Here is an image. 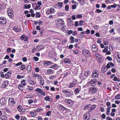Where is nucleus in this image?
Here are the masks:
<instances>
[{"instance_id": "f257e3e1", "label": "nucleus", "mask_w": 120, "mask_h": 120, "mask_svg": "<svg viewBox=\"0 0 120 120\" xmlns=\"http://www.w3.org/2000/svg\"><path fill=\"white\" fill-rule=\"evenodd\" d=\"M64 21L61 20H59L56 21V23L57 26L60 28L61 29L64 26Z\"/></svg>"}, {"instance_id": "f03ea898", "label": "nucleus", "mask_w": 120, "mask_h": 120, "mask_svg": "<svg viewBox=\"0 0 120 120\" xmlns=\"http://www.w3.org/2000/svg\"><path fill=\"white\" fill-rule=\"evenodd\" d=\"M82 53L86 57H91V54L88 50L85 49H83L82 51Z\"/></svg>"}, {"instance_id": "7ed1b4c3", "label": "nucleus", "mask_w": 120, "mask_h": 120, "mask_svg": "<svg viewBox=\"0 0 120 120\" xmlns=\"http://www.w3.org/2000/svg\"><path fill=\"white\" fill-rule=\"evenodd\" d=\"M97 81L96 79H92L88 83V85L90 86H95L97 83Z\"/></svg>"}, {"instance_id": "20e7f679", "label": "nucleus", "mask_w": 120, "mask_h": 120, "mask_svg": "<svg viewBox=\"0 0 120 120\" xmlns=\"http://www.w3.org/2000/svg\"><path fill=\"white\" fill-rule=\"evenodd\" d=\"M98 91V89L97 88L94 87L90 88L89 92L90 93L94 94L97 93Z\"/></svg>"}, {"instance_id": "39448f33", "label": "nucleus", "mask_w": 120, "mask_h": 120, "mask_svg": "<svg viewBox=\"0 0 120 120\" xmlns=\"http://www.w3.org/2000/svg\"><path fill=\"white\" fill-rule=\"evenodd\" d=\"M63 94H66L68 97H71L73 94V93L72 91H69L66 90H63L62 91Z\"/></svg>"}, {"instance_id": "423d86ee", "label": "nucleus", "mask_w": 120, "mask_h": 120, "mask_svg": "<svg viewBox=\"0 0 120 120\" xmlns=\"http://www.w3.org/2000/svg\"><path fill=\"white\" fill-rule=\"evenodd\" d=\"M8 15L10 18H12L14 16L13 13V11L11 8H9L8 10Z\"/></svg>"}, {"instance_id": "0eeeda50", "label": "nucleus", "mask_w": 120, "mask_h": 120, "mask_svg": "<svg viewBox=\"0 0 120 120\" xmlns=\"http://www.w3.org/2000/svg\"><path fill=\"white\" fill-rule=\"evenodd\" d=\"M35 91L38 92L39 93H41V94L43 96H45V93L42 89L40 88H37L35 90Z\"/></svg>"}, {"instance_id": "6e6552de", "label": "nucleus", "mask_w": 120, "mask_h": 120, "mask_svg": "<svg viewBox=\"0 0 120 120\" xmlns=\"http://www.w3.org/2000/svg\"><path fill=\"white\" fill-rule=\"evenodd\" d=\"M6 22V19L4 17H0V23L2 24H5Z\"/></svg>"}, {"instance_id": "1a4fd4ad", "label": "nucleus", "mask_w": 120, "mask_h": 120, "mask_svg": "<svg viewBox=\"0 0 120 120\" xmlns=\"http://www.w3.org/2000/svg\"><path fill=\"white\" fill-rule=\"evenodd\" d=\"M91 49L93 52H95L97 51L98 48L95 45H93L91 48Z\"/></svg>"}, {"instance_id": "9d476101", "label": "nucleus", "mask_w": 120, "mask_h": 120, "mask_svg": "<svg viewBox=\"0 0 120 120\" xmlns=\"http://www.w3.org/2000/svg\"><path fill=\"white\" fill-rule=\"evenodd\" d=\"M8 102L9 105H10V104L12 106L14 105V104H15L14 99L11 98H9L8 100Z\"/></svg>"}, {"instance_id": "9b49d317", "label": "nucleus", "mask_w": 120, "mask_h": 120, "mask_svg": "<svg viewBox=\"0 0 120 120\" xmlns=\"http://www.w3.org/2000/svg\"><path fill=\"white\" fill-rule=\"evenodd\" d=\"M32 6L33 8H35L34 9L35 10L40 9V6L37 5V4L36 3H34L32 4Z\"/></svg>"}, {"instance_id": "f8f14e48", "label": "nucleus", "mask_w": 120, "mask_h": 120, "mask_svg": "<svg viewBox=\"0 0 120 120\" xmlns=\"http://www.w3.org/2000/svg\"><path fill=\"white\" fill-rule=\"evenodd\" d=\"M52 63L51 62L47 61H44L43 63V65L46 66H47L48 65H50L51 64H52Z\"/></svg>"}, {"instance_id": "ddd939ff", "label": "nucleus", "mask_w": 120, "mask_h": 120, "mask_svg": "<svg viewBox=\"0 0 120 120\" xmlns=\"http://www.w3.org/2000/svg\"><path fill=\"white\" fill-rule=\"evenodd\" d=\"M90 114L87 113L84 115V119L85 120H88L90 118Z\"/></svg>"}, {"instance_id": "4468645a", "label": "nucleus", "mask_w": 120, "mask_h": 120, "mask_svg": "<svg viewBox=\"0 0 120 120\" xmlns=\"http://www.w3.org/2000/svg\"><path fill=\"white\" fill-rule=\"evenodd\" d=\"M54 11V8H51L49 10L46 12V13L47 14H50L53 13Z\"/></svg>"}, {"instance_id": "2eb2a0df", "label": "nucleus", "mask_w": 120, "mask_h": 120, "mask_svg": "<svg viewBox=\"0 0 120 120\" xmlns=\"http://www.w3.org/2000/svg\"><path fill=\"white\" fill-rule=\"evenodd\" d=\"M8 81H5L2 85V87L3 88H5L8 84Z\"/></svg>"}, {"instance_id": "dca6fc26", "label": "nucleus", "mask_w": 120, "mask_h": 120, "mask_svg": "<svg viewBox=\"0 0 120 120\" xmlns=\"http://www.w3.org/2000/svg\"><path fill=\"white\" fill-rule=\"evenodd\" d=\"M64 62L65 64H70L71 63V60L70 59L68 58L64 60Z\"/></svg>"}, {"instance_id": "f3484780", "label": "nucleus", "mask_w": 120, "mask_h": 120, "mask_svg": "<svg viewBox=\"0 0 120 120\" xmlns=\"http://www.w3.org/2000/svg\"><path fill=\"white\" fill-rule=\"evenodd\" d=\"M13 30L16 32H19L21 31L20 29L17 26H14L13 27Z\"/></svg>"}, {"instance_id": "a211bd4d", "label": "nucleus", "mask_w": 120, "mask_h": 120, "mask_svg": "<svg viewBox=\"0 0 120 120\" xmlns=\"http://www.w3.org/2000/svg\"><path fill=\"white\" fill-rule=\"evenodd\" d=\"M54 71L51 69H48L47 71V74L49 75L53 73Z\"/></svg>"}, {"instance_id": "6ab92c4d", "label": "nucleus", "mask_w": 120, "mask_h": 120, "mask_svg": "<svg viewBox=\"0 0 120 120\" xmlns=\"http://www.w3.org/2000/svg\"><path fill=\"white\" fill-rule=\"evenodd\" d=\"M76 84V82H75L74 81H72V82L70 83L68 87L69 88H71L74 86Z\"/></svg>"}, {"instance_id": "aec40b11", "label": "nucleus", "mask_w": 120, "mask_h": 120, "mask_svg": "<svg viewBox=\"0 0 120 120\" xmlns=\"http://www.w3.org/2000/svg\"><path fill=\"white\" fill-rule=\"evenodd\" d=\"M116 4H114L113 5H109L107 7V9H111L112 8H115L116 7Z\"/></svg>"}, {"instance_id": "412c9836", "label": "nucleus", "mask_w": 120, "mask_h": 120, "mask_svg": "<svg viewBox=\"0 0 120 120\" xmlns=\"http://www.w3.org/2000/svg\"><path fill=\"white\" fill-rule=\"evenodd\" d=\"M63 3L62 2H59L58 4H56V6L59 7L61 8L62 7Z\"/></svg>"}, {"instance_id": "4be33fe9", "label": "nucleus", "mask_w": 120, "mask_h": 120, "mask_svg": "<svg viewBox=\"0 0 120 120\" xmlns=\"http://www.w3.org/2000/svg\"><path fill=\"white\" fill-rule=\"evenodd\" d=\"M11 74L10 72H7L5 75V78L8 79L9 78L11 75Z\"/></svg>"}, {"instance_id": "5701e85b", "label": "nucleus", "mask_w": 120, "mask_h": 120, "mask_svg": "<svg viewBox=\"0 0 120 120\" xmlns=\"http://www.w3.org/2000/svg\"><path fill=\"white\" fill-rule=\"evenodd\" d=\"M109 46H105L104 48V49L102 51V52H106L107 51L108 49L109 48Z\"/></svg>"}, {"instance_id": "b1692460", "label": "nucleus", "mask_w": 120, "mask_h": 120, "mask_svg": "<svg viewBox=\"0 0 120 120\" xmlns=\"http://www.w3.org/2000/svg\"><path fill=\"white\" fill-rule=\"evenodd\" d=\"M22 106L21 105H19L17 109L19 112H22Z\"/></svg>"}, {"instance_id": "393cba45", "label": "nucleus", "mask_w": 120, "mask_h": 120, "mask_svg": "<svg viewBox=\"0 0 120 120\" xmlns=\"http://www.w3.org/2000/svg\"><path fill=\"white\" fill-rule=\"evenodd\" d=\"M5 115H3L2 116H0V118L2 120H5L7 119V117L4 116Z\"/></svg>"}, {"instance_id": "a878e982", "label": "nucleus", "mask_w": 120, "mask_h": 120, "mask_svg": "<svg viewBox=\"0 0 120 120\" xmlns=\"http://www.w3.org/2000/svg\"><path fill=\"white\" fill-rule=\"evenodd\" d=\"M90 73V71L89 70L85 71L84 73V75L86 76H88L89 75Z\"/></svg>"}, {"instance_id": "bb28decb", "label": "nucleus", "mask_w": 120, "mask_h": 120, "mask_svg": "<svg viewBox=\"0 0 120 120\" xmlns=\"http://www.w3.org/2000/svg\"><path fill=\"white\" fill-rule=\"evenodd\" d=\"M51 68H52L53 69H54L55 70H56L58 68V67L57 66V65L56 64H55L53 65L52 66Z\"/></svg>"}, {"instance_id": "cd10ccee", "label": "nucleus", "mask_w": 120, "mask_h": 120, "mask_svg": "<svg viewBox=\"0 0 120 120\" xmlns=\"http://www.w3.org/2000/svg\"><path fill=\"white\" fill-rule=\"evenodd\" d=\"M25 79H23L21 82V83L23 85V86H25L26 85V83H25Z\"/></svg>"}, {"instance_id": "c85d7f7f", "label": "nucleus", "mask_w": 120, "mask_h": 120, "mask_svg": "<svg viewBox=\"0 0 120 120\" xmlns=\"http://www.w3.org/2000/svg\"><path fill=\"white\" fill-rule=\"evenodd\" d=\"M29 83L30 84L33 85L35 84V82H34L32 80H30L29 81Z\"/></svg>"}, {"instance_id": "c756f323", "label": "nucleus", "mask_w": 120, "mask_h": 120, "mask_svg": "<svg viewBox=\"0 0 120 120\" xmlns=\"http://www.w3.org/2000/svg\"><path fill=\"white\" fill-rule=\"evenodd\" d=\"M70 39L71 40L70 42L71 43H73L75 41L74 40V38L72 36H71L70 38Z\"/></svg>"}, {"instance_id": "7c9ffc66", "label": "nucleus", "mask_w": 120, "mask_h": 120, "mask_svg": "<svg viewBox=\"0 0 120 120\" xmlns=\"http://www.w3.org/2000/svg\"><path fill=\"white\" fill-rule=\"evenodd\" d=\"M31 66L30 65H28L26 69L27 71H30V70H31Z\"/></svg>"}, {"instance_id": "2f4dec72", "label": "nucleus", "mask_w": 120, "mask_h": 120, "mask_svg": "<svg viewBox=\"0 0 120 120\" xmlns=\"http://www.w3.org/2000/svg\"><path fill=\"white\" fill-rule=\"evenodd\" d=\"M98 74H94V75H92V78L95 79V78H97V77L98 76Z\"/></svg>"}, {"instance_id": "473e14b6", "label": "nucleus", "mask_w": 120, "mask_h": 120, "mask_svg": "<svg viewBox=\"0 0 120 120\" xmlns=\"http://www.w3.org/2000/svg\"><path fill=\"white\" fill-rule=\"evenodd\" d=\"M116 99H119L120 98V94H118L116 95L115 97Z\"/></svg>"}, {"instance_id": "72a5a7b5", "label": "nucleus", "mask_w": 120, "mask_h": 120, "mask_svg": "<svg viewBox=\"0 0 120 120\" xmlns=\"http://www.w3.org/2000/svg\"><path fill=\"white\" fill-rule=\"evenodd\" d=\"M79 92V89L77 88L74 91V92L76 94H78Z\"/></svg>"}, {"instance_id": "f704fd0d", "label": "nucleus", "mask_w": 120, "mask_h": 120, "mask_svg": "<svg viewBox=\"0 0 120 120\" xmlns=\"http://www.w3.org/2000/svg\"><path fill=\"white\" fill-rule=\"evenodd\" d=\"M31 5L30 4H28L27 6L26 4L24 6V8H29L30 7Z\"/></svg>"}, {"instance_id": "c9c22d12", "label": "nucleus", "mask_w": 120, "mask_h": 120, "mask_svg": "<svg viewBox=\"0 0 120 120\" xmlns=\"http://www.w3.org/2000/svg\"><path fill=\"white\" fill-rule=\"evenodd\" d=\"M21 39L22 40H24L25 41H27L28 39L26 37H24L23 36H22L21 37Z\"/></svg>"}, {"instance_id": "e433bc0d", "label": "nucleus", "mask_w": 120, "mask_h": 120, "mask_svg": "<svg viewBox=\"0 0 120 120\" xmlns=\"http://www.w3.org/2000/svg\"><path fill=\"white\" fill-rule=\"evenodd\" d=\"M56 76H55L54 75H52L50 76L49 77V79L50 80H52V79H54V78H56Z\"/></svg>"}, {"instance_id": "4c0bfd02", "label": "nucleus", "mask_w": 120, "mask_h": 120, "mask_svg": "<svg viewBox=\"0 0 120 120\" xmlns=\"http://www.w3.org/2000/svg\"><path fill=\"white\" fill-rule=\"evenodd\" d=\"M73 103L72 101L71 100V99L69 101V102L67 103V105L69 106H71L72 104Z\"/></svg>"}, {"instance_id": "58836bf2", "label": "nucleus", "mask_w": 120, "mask_h": 120, "mask_svg": "<svg viewBox=\"0 0 120 120\" xmlns=\"http://www.w3.org/2000/svg\"><path fill=\"white\" fill-rule=\"evenodd\" d=\"M40 13L37 12L36 13V16L37 18H39L40 17Z\"/></svg>"}, {"instance_id": "ea45409f", "label": "nucleus", "mask_w": 120, "mask_h": 120, "mask_svg": "<svg viewBox=\"0 0 120 120\" xmlns=\"http://www.w3.org/2000/svg\"><path fill=\"white\" fill-rule=\"evenodd\" d=\"M21 67V70H23L24 69H25L26 68V67L24 65H22L20 67Z\"/></svg>"}, {"instance_id": "a19ab883", "label": "nucleus", "mask_w": 120, "mask_h": 120, "mask_svg": "<svg viewBox=\"0 0 120 120\" xmlns=\"http://www.w3.org/2000/svg\"><path fill=\"white\" fill-rule=\"evenodd\" d=\"M79 2L81 4V5H83L85 3V0H79Z\"/></svg>"}, {"instance_id": "79ce46f5", "label": "nucleus", "mask_w": 120, "mask_h": 120, "mask_svg": "<svg viewBox=\"0 0 120 120\" xmlns=\"http://www.w3.org/2000/svg\"><path fill=\"white\" fill-rule=\"evenodd\" d=\"M50 98L49 96H47L45 97V100L46 101H49V100Z\"/></svg>"}, {"instance_id": "37998d69", "label": "nucleus", "mask_w": 120, "mask_h": 120, "mask_svg": "<svg viewBox=\"0 0 120 120\" xmlns=\"http://www.w3.org/2000/svg\"><path fill=\"white\" fill-rule=\"evenodd\" d=\"M59 106L61 107L62 110H64L65 109V108L61 105H59Z\"/></svg>"}, {"instance_id": "c03bdc74", "label": "nucleus", "mask_w": 120, "mask_h": 120, "mask_svg": "<svg viewBox=\"0 0 120 120\" xmlns=\"http://www.w3.org/2000/svg\"><path fill=\"white\" fill-rule=\"evenodd\" d=\"M69 6L68 5H66L65 6V9L66 11H68V10Z\"/></svg>"}, {"instance_id": "a18cd8bd", "label": "nucleus", "mask_w": 120, "mask_h": 120, "mask_svg": "<svg viewBox=\"0 0 120 120\" xmlns=\"http://www.w3.org/2000/svg\"><path fill=\"white\" fill-rule=\"evenodd\" d=\"M97 71L96 70H94L92 73V75H93L94 74H98V73Z\"/></svg>"}, {"instance_id": "49530a36", "label": "nucleus", "mask_w": 120, "mask_h": 120, "mask_svg": "<svg viewBox=\"0 0 120 120\" xmlns=\"http://www.w3.org/2000/svg\"><path fill=\"white\" fill-rule=\"evenodd\" d=\"M26 97L27 98H31L33 97V96L32 94L30 95H27Z\"/></svg>"}, {"instance_id": "de8ad7c7", "label": "nucleus", "mask_w": 120, "mask_h": 120, "mask_svg": "<svg viewBox=\"0 0 120 120\" xmlns=\"http://www.w3.org/2000/svg\"><path fill=\"white\" fill-rule=\"evenodd\" d=\"M51 111H49L47 112L46 115V116H49L51 114Z\"/></svg>"}, {"instance_id": "09e8293b", "label": "nucleus", "mask_w": 120, "mask_h": 120, "mask_svg": "<svg viewBox=\"0 0 120 120\" xmlns=\"http://www.w3.org/2000/svg\"><path fill=\"white\" fill-rule=\"evenodd\" d=\"M84 22L83 21L81 20L79 22V25H83L84 23Z\"/></svg>"}, {"instance_id": "8fccbe9b", "label": "nucleus", "mask_w": 120, "mask_h": 120, "mask_svg": "<svg viewBox=\"0 0 120 120\" xmlns=\"http://www.w3.org/2000/svg\"><path fill=\"white\" fill-rule=\"evenodd\" d=\"M33 59L35 61H38V58L37 57H33Z\"/></svg>"}, {"instance_id": "3c124183", "label": "nucleus", "mask_w": 120, "mask_h": 120, "mask_svg": "<svg viewBox=\"0 0 120 120\" xmlns=\"http://www.w3.org/2000/svg\"><path fill=\"white\" fill-rule=\"evenodd\" d=\"M36 113L35 112H31V115L32 116H35Z\"/></svg>"}, {"instance_id": "603ef678", "label": "nucleus", "mask_w": 120, "mask_h": 120, "mask_svg": "<svg viewBox=\"0 0 120 120\" xmlns=\"http://www.w3.org/2000/svg\"><path fill=\"white\" fill-rule=\"evenodd\" d=\"M40 84L41 86H42L43 85L44 83V79L40 81Z\"/></svg>"}, {"instance_id": "864d4df0", "label": "nucleus", "mask_w": 120, "mask_h": 120, "mask_svg": "<svg viewBox=\"0 0 120 120\" xmlns=\"http://www.w3.org/2000/svg\"><path fill=\"white\" fill-rule=\"evenodd\" d=\"M77 7V6L76 5H72V9H75Z\"/></svg>"}, {"instance_id": "5fc2aeb1", "label": "nucleus", "mask_w": 120, "mask_h": 120, "mask_svg": "<svg viewBox=\"0 0 120 120\" xmlns=\"http://www.w3.org/2000/svg\"><path fill=\"white\" fill-rule=\"evenodd\" d=\"M64 13L63 12H60L58 13V15L59 16H62L63 15Z\"/></svg>"}, {"instance_id": "6e6d98bb", "label": "nucleus", "mask_w": 120, "mask_h": 120, "mask_svg": "<svg viewBox=\"0 0 120 120\" xmlns=\"http://www.w3.org/2000/svg\"><path fill=\"white\" fill-rule=\"evenodd\" d=\"M106 59L108 60L111 61L112 60V58L111 57H110L109 56H108L106 58Z\"/></svg>"}, {"instance_id": "4d7b16f0", "label": "nucleus", "mask_w": 120, "mask_h": 120, "mask_svg": "<svg viewBox=\"0 0 120 120\" xmlns=\"http://www.w3.org/2000/svg\"><path fill=\"white\" fill-rule=\"evenodd\" d=\"M37 49L36 48H35V47H34L33 49L32 50L31 52H34L35 50Z\"/></svg>"}, {"instance_id": "13d9d810", "label": "nucleus", "mask_w": 120, "mask_h": 120, "mask_svg": "<svg viewBox=\"0 0 120 120\" xmlns=\"http://www.w3.org/2000/svg\"><path fill=\"white\" fill-rule=\"evenodd\" d=\"M96 11L98 13H100L102 11L101 10L97 9L96 10Z\"/></svg>"}, {"instance_id": "bf43d9fd", "label": "nucleus", "mask_w": 120, "mask_h": 120, "mask_svg": "<svg viewBox=\"0 0 120 120\" xmlns=\"http://www.w3.org/2000/svg\"><path fill=\"white\" fill-rule=\"evenodd\" d=\"M82 17V15H77L76 16V17L78 18H81Z\"/></svg>"}, {"instance_id": "052dcab7", "label": "nucleus", "mask_w": 120, "mask_h": 120, "mask_svg": "<svg viewBox=\"0 0 120 120\" xmlns=\"http://www.w3.org/2000/svg\"><path fill=\"white\" fill-rule=\"evenodd\" d=\"M95 55L98 58V59H100V56H99V55L98 54H97V53H95Z\"/></svg>"}, {"instance_id": "680f3d73", "label": "nucleus", "mask_w": 120, "mask_h": 120, "mask_svg": "<svg viewBox=\"0 0 120 120\" xmlns=\"http://www.w3.org/2000/svg\"><path fill=\"white\" fill-rule=\"evenodd\" d=\"M90 32V31L89 30H88V29H87L86 31L85 32V33L86 34H89Z\"/></svg>"}, {"instance_id": "e2e57ef3", "label": "nucleus", "mask_w": 120, "mask_h": 120, "mask_svg": "<svg viewBox=\"0 0 120 120\" xmlns=\"http://www.w3.org/2000/svg\"><path fill=\"white\" fill-rule=\"evenodd\" d=\"M38 78L40 79V81L44 79L43 78H42L40 75H39Z\"/></svg>"}, {"instance_id": "0e129e2a", "label": "nucleus", "mask_w": 120, "mask_h": 120, "mask_svg": "<svg viewBox=\"0 0 120 120\" xmlns=\"http://www.w3.org/2000/svg\"><path fill=\"white\" fill-rule=\"evenodd\" d=\"M75 26H77L79 25V23L78 21H76L75 22Z\"/></svg>"}, {"instance_id": "69168bd1", "label": "nucleus", "mask_w": 120, "mask_h": 120, "mask_svg": "<svg viewBox=\"0 0 120 120\" xmlns=\"http://www.w3.org/2000/svg\"><path fill=\"white\" fill-rule=\"evenodd\" d=\"M44 47V46L43 45H41L39 46V47L40 48V49L41 50L42 49H43Z\"/></svg>"}, {"instance_id": "338daca9", "label": "nucleus", "mask_w": 120, "mask_h": 120, "mask_svg": "<svg viewBox=\"0 0 120 120\" xmlns=\"http://www.w3.org/2000/svg\"><path fill=\"white\" fill-rule=\"evenodd\" d=\"M28 103L29 104H30L32 103L33 102V100H28Z\"/></svg>"}, {"instance_id": "774afa93", "label": "nucleus", "mask_w": 120, "mask_h": 120, "mask_svg": "<svg viewBox=\"0 0 120 120\" xmlns=\"http://www.w3.org/2000/svg\"><path fill=\"white\" fill-rule=\"evenodd\" d=\"M21 120H26V117L23 116L21 117Z\"/></svg>"}]
</instances>
